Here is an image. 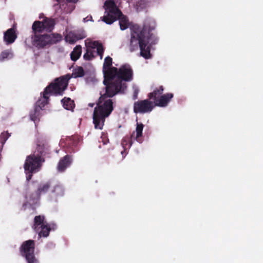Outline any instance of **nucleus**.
<instances>
[{"mask_svg":"<svg viewBox=\"0 0 263 263\" xmlns=\"http://www.w3.org/2000/svg\"><path fill=\"white\" fill-rule=\"evenodd\" d=\"M105 74L103 81L105 92L100 94L92 115L95 129H103L106 118L114 110V103L110 98L118 93H124L127 87L126 82L132 81L134 76L133 70L128 64H123L119 68L112 67Z\"/></svg>","mask_w":263,"mask_h":263,"instance_id":"1","label":"nucleus"},{"mask_svg":"<svg viewBox=\"0 0 263 263\" xmlns=\"http://www.w3.org/2000/svg\"><path fill=\"white\" fill-rule=\"evenodd\" d=\"M156 28L155 21L150 18H146L142 26L133 25L130 27V40L129 49L131 52L138 49H140V55L145 59L152 58L151 49L153 45L158 42V37L152 32Z\"/></svg>","mask_w":263,"mask_h":263,"instance_id":"2","label":"nucleus"},{"mask_svg":"<svg viewBox=\"0 0 263 263\" xmlns=\"http://www.w3.org/2000/svg\"><path fill=\"white\" fill-rule=\"evenodd\" d=\"M50 154L47 145L39 143L36 145L33 153L26 157L24 164L25 171L35 173L40 168L45 161V157Z\"/></svg>","mask_w":263,"mask_h":263,"instance_id":"3","label":"nucleus"},{"mask_svg":"<svg viewBox=\"0 0 263 263\" xmlns=\"http://www.w3.org/2000/svg\"><path fill=\"white\" fill-rule=\"evenodd\" d=\"M70 78L69 74L62 76L55 79L52 82L50 83L44 89V95L62 96L64 91L66 89L68 81Z\"/></svg>","mask_w":263,"mask_h":263,"instance_id":"4","label":"nucleus"},{"mask_svg":"<svg viewBox=\"0 0 263 263\" xmlns=\"http://www.w3.org/2000/svg\"><path fill=\"white\" fill-rule=\"evenodd\" d=\"M164 90L163 86H160L156 88L152 92L148 94V98L154 101V105L155 106L161 107H166L174 97L172 93L163 94Z\"/></svg>","mask_w":263,"mask_h":263,"instance_id":"5","label":"nucleus"},{"mask_svg":"<svg viewBox=\"0 0 263 263\" xmlns=\"http://www.w3.org/2000/svg\"><path fill=\"white\" fill-rule=\"evenodd\" d=\"M31 39L32 45L37 49H41L60 42L62 40V36L55 33L32 35Z\"/></svg>","mask_w":263,"mask_h":263,"instance_id":"6","label":"nucleus"},{"mask_svg":"<svg viewBox=\"0 0 263 263\" xmlns=\"http://www.w3.org/2000/svg\"><path fill=\"white\" fill-rule=\"evenodd\" d=\"M103 8L105 10V14L102 21L107 24H111L117 21L115 16L122 14V12L117 7L115 2L113 0H107L105 2Z\"/></svg>","mask_w":263,"mask_h":263,"instance_id":"7","label":"nucleus"},{"mask_svg":"<svg viewBox=\"0 0 263 263\" xmlns=\"http://www.w3.org/2000/svg\"><path fill=\"white\" fill-rule=\"evenodd\" d=\"M35 242L28 240L23 242L20 248L21 255L24 257L27 263H39L34 255Z\"/></svg>","mask_w":263,"mask_h":263,"instance_id":"8","label":"nucleus"},{"mask_svg":"<svg viewBox=\"0 0 263 263\" xmlns=\"http://www.w3.org/2000/svg\"><path fill=\"white\" fill-rule=\"evenodd\" d=\"M154 102L150 101V99L139 100L134 104V112L145 114L151 112L155 107Z\"/></svg>","mask_w":263,"mask_h":263,"instance_id":"9","label":"nucleus"},{"mask_svg":"<svg viewBox=\"0 0 263 263\" xmlns=\"http://www.w3.org/2000/svg\"><path fill=\"white\" fill-rule=\"evenodd\" d=\"M96 48L97 49L98 55H99L100 57V59H102L104 49L102 44L97 41L93 42L91 46L87 47L86 52L83 55L84 59L86 61L92 60L95 57V51L94 49Z\"/></svg>","mask_w":263,"mask_h":263,"instance_id":"10","label":"nucleus"},{"mask_svg":"<svg viewBox=\"0 0 263 263\" xmlns=\"http://www.w3.org/2000/svg\"><path fill=\"white\" fill-rule=\"evenodd\" d=\"M52 184V181L49 180L46 182H42L37 186L35 192L30 195V199L33 202H36L40 199L42 194L46 193Z\"/></svg>","mask_w":263,"mask_h":263,"instance_id":"11","label":"nucleus"},{"mask_svg":"<svg viewBox=\"0 0 263 263\" xmlns=\"http://www.w3.org/2000/svg\"><path fill=\"white\" fill-rule=\"evenodd\" d=\"M86 37L84 30H78L69 32L65 36L66 42L70 44H74L77 41L83 39Z\"/></svg>","mask_w":263,"mask_h":263,"instance_id":"12","label":"nucleus"},{"mask_svg":"<svg viewBox=\"0 0 263 263\" xmlns=\"http://www.w3.org/2000/svg\"><path fill=\"white\" fill-rule=\"evenodd\" d=\"M17 38V34L15 33V26L8 29L4 33V42L6 45H10L14 42Z\"/></svg>","mask_w":263,"mask_h":263,"instance_id":"13","label":"nucleus"},{"mask_svg":"<svg viewBox=\"0 0 263 263\" xmlns=\"http://www.w3.org/2000/svg\"><path fill=\"white\" fill-rule=\"evenodd\" d=\"M72 158L71 156L67 155L61 159L58 163L57 168L59 172H64L71 164Z\"/></svg>","mask_w":263,"mask_h":263,"instance_id":"14","label":"nucleus"},{"mask_svg":"<svg viewBox=\"0 0 263 263\" xmlns=\"http://www.w3.org/2000/svg\"><path fill=\"white\" fill-rule=\"evenodd\" d=\"M50 231L51 228L47 223L40 227L39 229L34 230V231L38 234L40 237L48 236Z\"/></svg>","mask_w":263,"mask_h":263,"instance_id":"15","label":"nucleus"},{"mask_svg":"<svg viewBox=\"0 0 263 263\" xmlns=\"http://www.w3.org/2000/svg\"><path fill=\"white\" fill-rule=\"evenodd\" d=\"M33 35H40L39 34L45 31L44 24L41 21H36L34 22L32 26Z\"/></svg>","mask_w":263,"mask_h":263,"instance_id":"16","label":"nucleus"},{"mask_svg":"<svg viewBox=\"0 0 263 263\" xmlns=\"http://www.w3.org/2000/svg\"><path fill=\"white\" fill-rule=\"evenodd\" d=\"M116 18H117V20H119V25L120 29L122 30H124L126 29L129 25V22L128 18L122 13L121 15H119V16H115Z\"/></svg>","mask_w":263,"mask_h":263,"instance_id":"17","label":"nucleus"},{"mask_svg":"<svg viewBox=\"0 0 263 263\" xmlns=\"http://www.w3.org/2000/svg\"><path fill=\"white\" fill-rule=\"evenodd\" d=\"M41 22L44 24L45 31L47 32H51L53 29L55 25V22L53 19L46 17Z\"/></svg>","mask_w":263,"mask_h":263,"instance_id":"18","label":"nucleus"},{"mask_svg":"<svg viewBox=\"0 0 263 263\" xmlns=\"http://www.w3.org/2000/svg\"><path fill=\"white\" fill-rule=\"evenodd\" d=\"M49 99V95L47 94L46 95H44V91L43 92V98L39 99L36 102L35 107H39L40 109L42 110L43 108L48 104Z\"/></svg>","mask_w":263,"mask_h":263,"instance_id":"19","label":"nucleus"},{"mask_svg":"<svg viewBox=\"0 0 263 263\" xmlns=\"http://www.w3.org/2000/svg\"><path fill=\"white\" fill-rule=\"evenodd\" d=\"M61 102L64 108L67 110H72L75 107L74 101L69 98H64L61 100Z\"/></svg>","mask_w":263,"mask_h":263,"instance_id":"20","label":"nucleus"},{"mask_svg":"<svg viewBox=\"0 0 263 263\" xmlns=\"http://www.w3.org/2000/svg\"><path fill=\"white\" fill-rule=\"evenodd\" d=\"M45 216L43 215H39L35 216L34 218L33 225L32 228L33 230L39 229V228L42 225L46 224V222H44Z\"/></svg>","mask_w":263,"mask_h":263,"instance_id":"21","label":"nucleus"},{"mask_svg":"<svg viewBox=\"0 0 263 263\" xmlns=\"http://www.w3.org/2000/svg\"><path fill=\"white\" fill-rule=\"evenodd\" d=\"M82 54V47L81 45H77L70 53L71 60L73 61H76L81 57Z\"/></svg>","mask_w":263,"mask_h":263,"instance_id":"22","label":"nucleus"},{"mask_svg":"<svg viewBox=\"0 0 263 263\" xmlns=\"http://www.w3.org/2000/svg\"><path fill=\"white\" fill-rule=\"evenodd\" d=\"M112 64V59L109 56L106 57L104 59V62L103 65V71L104 74V79H105L106 73L108 70L111 68Z\"/></svg>","mask_w":263,"mask_h":263,"instance_id":"23","label":"nucleus"},{"mask_svg":"<svg viewBox=\"0 0 263 263\" xmlns=\"http://www.w3.org/2000/svg\"><path fill=\"white\" fill-rule=\"evenodd\" d=\"M41 110L39 107H35L33 110H31L30 112V119L34 121V123L36 122H38L40 120V118L41 117Z\"/></svg>","mask_w":263,"mask_h":263,"instance_id":"24","label":"nucleus"},{"mask_svg":"<svg viewBox=\"0 0 263 263\" xmlns=\"http://www.w3.org/2000/svg\"><path fill=\"white\" fill-rule=\"evenodd\" d=\"M51 193L56 197L62 196L64 194V190L63 186L58 183L55 184L51 190Z\"/></svg>","mask_w":263,"mask_h":263,"instance_id":"25","label":"nucleus"},{"mask_svg":"<svg viewBox=\"0 0 263 263\" xmlns=\"http://www.w3.org/2000/svg\"><path fill=\"white\" fill-rule=\"evenodd\" d=\"M81 140V139L80 137L78 136L74 135L67 138L66 141L67 144L76 146L78 145Z\"/></svg>","mask_w":263,"mask_h":263,"instance_id":"26","label":"nucleus"},{"mask_svg":"<svg viewBox=\"0 0 263 263\" xmlns=\"http://www.w3.org/2000/svg\"><path fill=\"white\" fill-rule=\"evenodd\" d=\"M144 127V125L142 123H137L136 128V139L137 141L140 142V138L142 136V132Z\"/></svg>","mask_w":263,"mask_h":263,"instance_id":"27","label":"nucleus"},{"mask_svg":"<svg viewBox=\"0 0 263 263\" xmlns=\"http://www.w3.org/2000/svg\"><path fill=\"white\" fill-rule=\"evenodd\" d=\"M13 54L11 49L6 50L1 53V60H9L13 58Z\"/></svg>","mask_w":263,"mask_h":263,"instance_id":"28","label":"nucleus"},{"mask_svg":"<svg viewBox=\"0 0 263 263\" xmlns=\"http://www.w3.org/2000/svg\"><path fill=\"white\" fill-rule=\"evenodd\" d=\"M121 144L124 148H126V146L129 144L128 147L129 148L132 145V142L130 138L127 137H124L122 140Z\"/></svg>","mask_w":263,"mask_h":263,"instance_id":"29","label":"nucleus"},{"mask_svg":"<svg viewBox=\"0 0 263 263\" xmlns=\"http://www.w3.org/2000/svg\"><path fill=\"white\" fill-rule=\"evenodd\" d=\"M10 136V134H9L7 132L1 133V144H2V145L5 143Z\"/></svg>","mask_w":263,"mask_h":263,"instance_id":"30","label":"nucleus"},{"mask_svg":"<svg viewBox=\"0 0 263 263\" xmlns=\"http://www.w3.org/2000/svg\"><path fill=\"white\" fill-rule=\"evenodd\" d=\"M76 73L77 77H82L84 75V71L83 68L82 67H79L76 72Z\"/></svg>","mask_w":263,"mask_h":263,"instance_id":"31","label":"nucleus"},{"mask_svg":"<svg viewBox=\"0 0 263 263\" xmlns=\"http://www.w3.org/2000/svg\"><path fill=\"white\" fill-rule=\"evenodd\" d=\"M139 89L137 88H135L134 90V93L133 96V100H136L138 99V95L139 93Z\"/></svg>","mask_w":263,"mask_h":263,"instance_id":"32","label":"nucleus"},{"mask_svg":"<svg viewBox=\"0 0 263 263\" xmlns=\"http://www.w3.org/2000/svg\"><path fill=\"white\" fill-rule=\"evenodd\" d=\"M25 173L26 174V179L28 181V180H30L31 178H32V174L33 173H31V172H27V171H25Z\"/></svg>","mask_w":263,"mask_h":263,"instance_id":"33","label":"nucleus"},{"mask_svg":"<svg viewBox=\"0 0 263 263\" xmlns=\"http://www.w3.org/2000/svg\"><path fill=\"white\" fill-rule=\"evenodd\" d=\"M67 2H72V3H76L78 0H66ZM57 1L58 2V3L59 4H61V3H62L64 1V0H57Z\"/></svg>","mask_w":263,"mask_h":263,"instance_id":"34","label":"nucleus"},{"mask_svg":"<svg viewBox=\"0 0 263 263\" xmlns=\"http://www.w3.org/2000/svg\"><path fill=\"white\" fill-rule=\"evenodd\" d=\"M102 142L104 144H107V143H108L109 142V140L108 139H106V140H104V138L103 137V136H102Z\"/></svg>","mask_w":263,"mask_h":263,"instance_id":"35","label":"nucleus"},{"mask_svg":"<svg viewBox=\"0 0 263 263\" xmlns=\"http://www.w3.org/2000/svg\"><path fill=\"white\" fill-rule=\"evenodd\" d=\"M126 149V148H124V150L123 151H122V152H121V154H122V156H123V157H124V155L125 154V155H126V154H127V153L126 152V149Z\"/></svg>","mask_w":263,"mask_h":263,"instance_id":"36","label":"nucleus"},{"mask_svg":"<svg viewBox=\"0 0 263 263\" xmlns=\"http://www.w3.org/2000/svg\"><path fill=\"white\" fill-rule=\"evenodd\" d=\"M89 105L91 107H92L93 106V104H89Z\"/></svg>","mask_w":263,"mask_h":263,"instance_id":"37","label":"nucleus"}]
</instances>
